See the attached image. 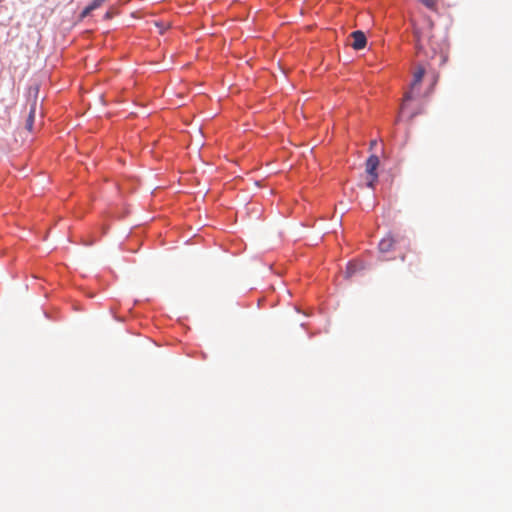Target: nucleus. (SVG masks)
<instances>
[{
  "label": "nucleus",
  "mask_w": 512,
  "mask_h": 512,
  "mask_svg": "<svg viewBox=\"0 0 512 512\" xmlns=\"http://www.w3.org/2000/svg\"><path fill=\"white\" fill-rule=\"evenodd\" d=\"M433 24L427 20L424 26L414 28L417 54H424L430 59L439 56L440 64L447 60L446 43L442 37L436 38L433 31Z\"/></svg>",
  "instance_id": "f257e3e1"
},
{
  "label": "nucleus",
  "mask_w": 512,
  "mask_h": 512,
  "mask_svg": "<svg viewBox=\"0 0 512 512\" xmlns=\"http://www.w3.org/2000/svg\"><path fill=\"white\" fill-rule=\"evenodd\" d=\"M379 166V158L376 155H371L365 165V171L367 173V186L374 188L375 183L378 179L377 168Z\"/></svg>",
  "instance_id": "f03ea898"
},
{
  "label": "nucleus",
  "mask_w": 512,
  "mask_h": 512,
  "mask_svg": "<svg viewBox=\"0 0 512 512\" xmlns=\"http://www.w3.org/2000/svg\"><path fill=\"white\" fill-rule=\"evenodd\" d=\"M424 75H425V68L423 66L419 65L416 68L415 72L413 73V80H412V83H411V90H414L417 86L420 85ZM412 98H413L412 91H409V92H407L404 95V103L401 106V110H404L405 103L407 101L411 100Z\"/></svg>",
  "instance_id": "7ed1b4c3"
},
{
  "label": "nucleus",
  "mask_w": 512,
  "mask_h": 512,
  "mask_svg": "<svg viewBox=\"0 0 512 512\" xmlns=\"http://www.w3.org/2000/svg\"><path fill=\"white\" fill-rule=\"evenodd\" d=\"M350 37L353 39V42L351 44V46L355 49V50H361L363 49L366 44H367V39H366V36L365 34L360 31V30H357V31H354L351 33Z\"/></svg>",
  "instance_id": "20e7f679"
},
{
  "label": "nucleus",
  "mask_w": 512,
  "mask_h": 512,
  "mask_svg": "<svg viewBox=\"0 0 512 512\" xmlns=\"http://www.w3.org/2000/svg\"><path fill=\"white\" fill-rule=\"evenodd\" d=\"M395 240L391 235H387L379 242V250L382 253H387L392 250Z\"/></svg>",
  "instance_id": "39448f33"
},
{
  "label": "nucleus",
  "mask_w": 512,
  "mask_h": 512,
  "mask_svg": "<svg viewBox=\"0 0 512 512\" xmlns=\"http://www.w3.org/2000/svg\"><path fill=\"white\" fill-rule=\"evenodd\" d=\"M106 0H93L84 10L81 12V18L87 17L93 10L99 8Z\"/></svg>",
  "instance_id": "423d86ee"
},
{
  "label": "nucleus",
  "mask_w": 512,
  "mask_h": 512,
  "mask_svg": "<svg viewBox=\"0 0 512 512\" xmlns=\"http://www.w3.org/2000/svg\"><path fill=\"white\" fill-rule=\"evenodd\" d=\"M35 117V104L31 107L28 118L26 120V129L32 131Z\"/></svg>",
  "instance_id": "0eeeda50"
},
{
  "label": "nucleus",
  "mask_w": 512,
  "mask_h": 512,
  "mask_svg": "<svg viewBox=\"0 0 512 512\" xmlns=\"http://www.w3.org/2000/svg\"><path fill=\"white\" fill-rule=\"evenodd\" d=\"M426 7L433 9L436 5L435 0H420Z\"/></svg>",
  "instance_id": "6e6552de"
},
{
  "label": "nucleus",
  "mask_w": 512,
  "mask_h": 512,
  "mask_svg": "<svg viewBox=\"0 0 512 512\" xmlns=\"http://www.w3.org/2000/svg\"><path fill=\"white\" fill-rule=\"evenodd\" d=\"M355 272V264L353 263H350L348 266H347V276H351L353 273Z\"/></svg>",
  "instance_id": "1a4fd4ad"
},
{
  "label": "nucleus",
  "mask_w": 512,
  "mask_h": 512,
  "mask_svg": "<svg viewBox=\"0 0 512 512\" xmlns=\"http://www.w3.org/2000/svg\"><path fill=\"white\" fill-rule=\"evenodd\" d=\"M376 145V140H372L370 142V149H372Z\"/></svg>",
  "instance_id": "9d476101"
}]
</instances>
